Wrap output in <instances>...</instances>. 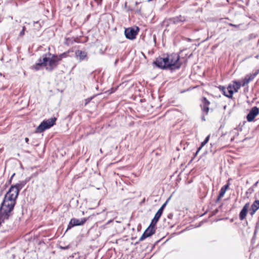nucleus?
Returning <instances> with one entry per match:
<instances>
[{"label":"nucleus","mask_w":259,"mask_h":259,"mask_svg":"<svg viewBox=\"0 0 259 259\" xmlns=\"http://www.w3.org/2000/svg\"><path fill=\"white\" fill-rule=\"evenodd\" d=\"M23 183L12 185L9 191L5 195L3 202L0 207V226L8 220L16 203V199L19 191L24 186Z\"/></svg>","instance_id":"obj_1"},{"label":"nucleus","mask_w":259,"mask_h":259,"mask_svg":"<svg viewBox=\"0 0 259 259\" xmlns=\"http://www.w3.org/2000/svg\"><path fill=\"white\" fill-rule=\"evenodd\" d=\"M70 52V50H68L59 55H53L51 58L48 57L47 55H44L38 59V62L32 66V68L38 70L41 67H45L47 70L51 71L57 67L59 62L69 56L68 54Z\"/></svg>","instance_id":"obj_2"},{"label":"nucleus","mask_w":259,"mask_h":259,"mask_svg":"<svg viewBox=\"0 0 259 259\" xmlns=\"http://www.w3.org/2000/svg\"><path fill=\"white\" fill-rule=\"evenodd\" d=\"M241 86H242L241 82L233 80L232 84H229L227 89L225 87L222 85L219 86L218 88L225 96L232 98L234 93L238 92Z\"/></svg>","instance_id":"obj_3"},{"label":"nucleus","mask_w":259,"mask_h":259,"mask_svg":"<svg viewBox=\"0 0 259 259\" xmlns=\"http://www.w3.org/2000/svg\"><path fill=\"white\" fill-rule=\"evenodd\" d=\"M168 61L169 69L172 70L179 69L182 65L180 56L177 53L168 55Z\"/></svg>","instance_id":"obj_4"},{"label":"nucleus","mask_w":259,"mask_h":259,"mask_svg":"<svg viewBox=\"0 0 259 259\" xmlns=\"http://www.w3.org/2000/svg\"><path fill=\"white\" fill-rule=\"evenodd\" d=\"M56 121V118L55 117L44 120L36 128V132L39 133L43 132L45 130L53 126L55 124Z\"/></svg>","instance_id":"obj_5"},{"label":"nucleus","mask_w":259,"mask_h":259,"mask_svg":"<svg viewBox=\"0 0 259 259\" xmlns=\"http://www.w3.org/2000/svg\"><path fill=\"white\" fill-rule=\"evenodd\" d=\"M154 64L158 68L165 69H169L168 55L166 56L159 57L154 61Z\"/></svg>","instance_id":"obj_6"},{"label":"nucleus","mask_w":259,"mask_h":259,"mask_svg":"<svg viewBox=\"0 0 259 259\" xmlns=\"http://www.w3.org/2000/svg\"><path fill=\"white\" fill-rule=\"evenodd\" d=\"M139 30L140 29L137 26L135 27H129L125 29L124 34L127 39L133 40L136 38Z\"/></svg>","instance_id":"obj_7"},{"label":"nucleus","mask_w":259,"mask_h":259,"mask_svg":"<svg viewBox=\"0 0 259 259\" xmlns=\"http://www.w3.org/2000/svg\"><path fill=\"white\" fill-rule=\"evenodd\" d=\"M88 219V218H82L81 219V220L75 218L71 219L67 226V230L70 229L71 228L74 226L83 225L87 221Z\"/></svg>","instance_id":"obj_8"},{"label":"nucleus","mask_w":259,"mask_h":259,"mask_svg":"<svg viewBox=\"0 0 259 259\" xmlns=\"http://www.w3.org/2000/svg\"><path fill=\"white\" fill-rule=\"evenodd\" d=\"M155 232V226L152 224H150L148 228L145 231L143 235L140 238V241H142L146 238L151 236Z\"/></svg>","instance_id":"obj_9"},{"label":"nucleus","mask_w":259,"mask_h":259,"mask_svg":"<svg viewBox=\"0 0 259 259\" xmlns=\"http://www.w3.org/2000/svg\"><path fill=\"white\" fill-rule=\"evenodd\" d=\"M201 104L200 105V107L202 113L204 115H207L209 112V106L210 105V103L205 97L201 98Z\"/></svg>","instance_id":"obj_10"},{"label":"nucleus","mask_w":259,"mask_h":259,"mask_svg":"<svg viewBox=\"0 0 259 259\" xmlns=\"http://www.w3.org/2000/svg\"><path fill=\"white\" fill-rule=\"evenodd\" d=\"M259 114L258 108L255 106L252 107L250 110L249 113L247 114L246 119L248 121H252L254 118Z\"/></svg>","instance_id":"obj_11"},{"label":"nucleus","mask_w":259,"mask_h":259,"mask_svg":"<svg viewBox=\"0 0 259 259\" xmlns=\"http://www.w3.org/2000/svg\"><path fill=\"white\" fill-rule=\"evenodd\" d=\"M258 70L256 72L246 75L245 77L241 81V85L242 87H244L247 85L250 81L253 80L255 77L258 73Z\"/></svg>","instance_id":"obj_12"},{"label":"nucleus","mask_w":259,"mask_h":259,"mask_svg":"<svg viewBox=\"0 0 259 259\" xmlns=\"http://www.w3.org/2000/svg\"><path fill=\"white\" fill-rule=\"evenodd\" d=\"M166 202L165 203H164L161 206V207L158 210V211L155 214L154 218L153 219V220L151 221V224L156 226L157 223L159 221L160 218L161 217V216L163 213V209L166 205Z\"/></svg>","instance_id":"obj_13"},{"label":"nucleus","mask_w":259,"mask_h":259,"mask_svg":"<svg viewBox=\"0 0 259 259\" xmlns=\"http://www.w3.org/2000/svg\"><path fill=\"white\" fill-rule=\"evenodd\" d=\"M249 205L250 203L249 202L245 203L240 212L239 216L241 221L244 220L246 218Z\"/></svg>","instance_id":"obj_14"},{"label":"nucleus","mask_w":259,"mask_h":259,"mask_svg":"<svg viewBox=\"0 0 259 259\" xmlns=\"http://www.w3.org/2000/svg\"><path fill=\"white\" fill-rule=\"evenodd\" d=\"M259 209V200H255L251 204L249 209V214L253 216Z\"/></svg>","instance_id":"obj_15"},{"label":"nucleus","mask_w":259,"mask_h":259,"mask_svg":"<svg viewBox=\"0 0 259 259\" xmlns=\"http://www.w3.org/2000/svg\"><path fill=\"white\" fill-rule=\"evenodd\" d=\"M229 185L230 183L228 182L226 185L221 188L218 197V200H220L224 196L226 191L229 189Z\"/></svg>","instance_id":"obj_16"},{"label":"nucleus","mask_w":259,"mask_h":259,"mask_svg":"<svg viewBox=\"0 0 259 259\" xmlns=\"http://www.w3.org/2000/svg\"><path fill=\"white\" fill-rule=\"evenodd\" d=\"M75 56L79 58L80 61H82L87 57V53L81 50H77L75 52Z\"/></svg>","instance_id":"obj_17"},{"label":"nucleus","mask_w":259,"mask_h":259,"mask_svg":"<svg viewBox=\"0 0 259 259\" xmlns=\"http://www.w3.org/2000/svg\"><path fill=\"white\" fill-rule=\"evenodd\" d=\"M171 21L175 24L179 22H183L186 21V18L184 16L179 15L175 18H173L171 19Z\"/></svg>","instance_id":"obj_18"},{"label":"nucleus","mask_w":259,"mask_h":259,"mask_svg":"<svg viewBox=\"0 0 259 259\" xmlns=\"http://www.w3.org/2000/svg\"><path fill=\"white\" fill-rule=\"evenodd\" d=\"M6 80L4 76L1 77L0 79V90H4L8 87V85L6 83Z\"/></svg>","instance_id":"obj_19"},{"label":"nucleus","mask_w":259,"mask_h":259,"mask_svg":"<svg viewBox=\"0 0 259 259\" xmlns=\"http://www.w3.org/2000/svg\"><path fill=\"white\" fill-rule=\"evenodd\" d=\"M73 42H78V38H74L73 40L72 38H67L66 39V42H65V44L67 45L68 46L69 45L72 44L73 43Z\"/></svg>","instance_id":"obj_20"},{"label":"nucleus","mask_w":259,"mask_h":259,"mask_svg":"<svg viewBox=\"0 0 259 259\" xmlns=\"http://www.w3.org/2000/svg\"><path fill=\"white\" fill-rule=\"evenodd\" d=\"M209 137H210V135L207 136L206 137V138L204 140V141L201 143V146H200V147L201 148H202L208 142L209 139Z\"/></svg>","instance_id":"obj_21"},{"label":"nucleus","mask_w":259,"mask_h":259,"mask_svg":"<svg viewBox=\"0 0 259 259\" xmlns=\"http://www.w3.org/2000/svg\"><path fill=\"white\" fill-rule=\"evenodd\" d=\"M25 30H26V27L25 26H23L22 27V30L21 31V32L19 33V36L20 37H22L24 35Z\"/></svg>","instance_id":"obj_22"},{"label":"nucleus","mask_w":259,"mask_h":259,"mask_svg":"<svg viewBox=\"0 0 259 259\" xmlns=\"http://www.w3.org/2000/svg\"><path fill=\"white\" fill-rule=\"evenodd\" d=\"M254 192V189L252 187L249 188L246 192V194H251Z\"/></svg>","instance_id":"obj_23"},{"label":"nucleus","mask_w":259,"mask_h":259,"mask_svg":"<svg viewBox=\"0 0 259 259\" xmlns=\"http://www.w3.org/2000/svg\"><path fill=\"white\" fill-rule=\"evenodd\" d=\"M202 148L201 147H199L198 148V149H197V151L196 152V153H195L194 154V157H195L198 153V152H199V151L201 150Z\"/></svg>","instance_id":"obj_24"},{"label":"nucleus","mask_w":259,"mask_h":259,"mask_svg":"<svg viewBox=\"0 0 259 259\" xmlns=\"http://www.w3.org/2000/svg\"><path fill=\"white\" fill-rule=\"evenodd\" d=\"M95 1L98 4L101 5L102 2V0H95Z\"/></svg>","instance_id":"obj_25"},{"label":"nucleus","mask_w":259,"mask_h":259,"mask_svg":"<svg viewBox=\"0 0 259 259\" xmlns=\"http://www.w3.org/2000/svg\"><path fill=\"white\" fill-rule=\"evenodd\" d=\"M25 142L27 143H28V142H29V139L28 138H25Z\"/></svg>","instance_id":"obj_26"},{"label":"nucleus","mask_w":259,"mask_h":259,"mask_svg":"<svg viewBox=\"0 0 259 259\" xmlns=\"http://www.w3.org/2000/svg\"><path fill=\"white\" fill-rule=\"evenodd\" d=\"M230 25H231V26H235V25H233V24H230Z\"/></svg>","instance_id":"obj_27"},{"label":"nucleus","mask_w":259,"mask_h":259,"mask_svg":"<svg viewBox=\"0 0 259 259\" xmlns=\"http://www.w3.org/2000/svg\"><path fill=\"white\" fill-rule=\"evenodd\" d=\"M256 58H258V56H256Z\"/></svg>","instance_id":"obj_28"}]
</instances>
